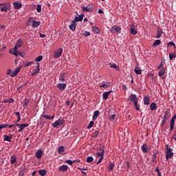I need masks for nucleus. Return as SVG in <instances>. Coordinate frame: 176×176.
Instances as JSON below:
<instances>
[{"mask_svg": "<svg viewBox=\"0 0 176 176\" xmlns=\"http://www.w3.org/2000/svg\"><path fill=\"white\" fill-rule=\"evenodd\" d=\"M23 175H24V172L20 171L19 172V176H23Z\"/></svg>", "mask_w": 176, "mask_h": 176, "instance_id": "obj_64", "label": "nucleus"}, {"mask_svg": "<svg viewBox=\"0 0 176 176\" xmlns=\"http://www.w3.org/2000/svg\"><path fill=\"white\" fill-rule=\"evenodd\" d=\"M115 118H116V115L112 114L109 117V120H111V122H113V120H115Z\"/></svg>", "mask_w": 176, "mask_h": 176, "instance_id": "obj_42", "label": "nucleus"}, {"mask_svg": "<svg viewBox=\"0 0 176 176\" xmlns=\"http://www.w3.org/2000/svg\"><path fill=\"white\" fill-rule=\"evenodd\" d=\"M165 149H166V151H165V153H166V160L167 162H168V160L171 159V157H173L174 156V153H173V148H170L168 146V144L166 145Z\"/></svg>", "mask_w": 176, "mask_h": 176, "instance_id": "obj_2", "label": "nucleus"}, {"mask_svg": "<svg viewBox=\"0 0 176 176\" xmlns=\"http://www.w3.org/2000/svg\"><path fill=\"white\" fill-rule=\"evenodd\" d=\"M131 101L133 102L134 105H137L138 104V98H137V95L131 94L130 96Z\"/></svg>", "mask_w": 176, "mask_h": 176, "instance_id": "obj_6", "label": "nucleus"}, {"mask_svg": "<svg viewBox=\"0 0 176 176\" xmlns=\"http://www.w3.org/2000/svg\"><path fill=\"white\" fill-rule=\"evenodd\" d=\"M40 37H41V38H45V37H46V35L40 33Z\"/></svg>", "mask_w": 176, "mask_h": 176, "instance_id": "obj_63", "label": "nucleus"}, {"mask_svg": "<svg viewBox=\"0 0 176 176\" xmlns=\"http://www.w3.org/2000/svg\"><path fill=\"white\" fill-rule=\"evenodd\" d=\"M19 56H21V57H24V53L17 50V56L16 57H19Z\"/></svg>", "mask_w": 176, "mask_h": 176, "instance_id": "obj_48", "label": "nucleus"}, {"mask_svg": "<svg viewBox=\"0 0 176 176\" xmlns=\"http://www.w3.org/2000/svg\"><path fill=\"white\" fill-rule=\"evenodd\" d=\"M92 28H93L94 32H96V34H100V29H98V28L93 27Z\"/></svg>", "mask_w": 176, "mask_h": 176, "instance_id": "obj_44", "label": "nucleus"}, {"mask_svg": "<svg viewBox=\"0 0 176 176\" xmlns=\"http://www.w3.org/2000/svg\"><path fill=\"white\" fill-rule=\"evenodd\" d=\"M13 6L14 9H21V7L23 6V4L21 3V1H17L13 3Z\"/></svg>", "mask_w": 176, "mask_h": 176, "instance_id": "obj_9", "label": "nucleus"}, {"mask_svg": "<svg viewBox=\"0 0 176 176\" xmlns=\"http://www.w3.org/2000/svg\"><path fill=\"white\" fill-rule=\"evenodd\" d=\"M0 9L1 12H8V9L9 8V4L8 3H1L0 4Z\"/></svg>", "mask_w": 176, "mask_h": 176, "instance_id": "obj_7", "label": "nucleus"}, {"mask_svg": "<svg viewBox=\"0 0 176 176\" xmlns=\"http://www.w3.org/2000/svg\"><path fill=\"white\" fill-rule=\"evenodd\" d=\"M3 141H8V142H12V135H4Z\"/></svg>", "mask_w": 176, "mask_h": 176, "instance_id": "obj_23", "label": "nucleus"}, {"mask_svg": "<svg viewBox=\"0 0 176 176\" xmlns=\"http://www.w3.org/2000/svg\"><path fill=\"white\" fill-rule=\"evenodd\" d=\"M59 80L60 82H65V73L62 74L60 76H59Z\"/></svg>", "mask_w": 176, "mask_h": 176, "instance_id": "obj_27", "label": "nucleus"}, {"mask_svg": "<svg viewBox=\"0 0 176 176\" xmlns=\"http://www.w3.org/2000/svg\"><path fill=\"white\" fill-rule=\"evenodd\" d=\"M69 29L72 30V31H75L76 30V21H72V24L69 25Z\"/></svg>", "mask_w": 176, "mask_h": 176, "instance_id": "obj_13", "label": "nucleus"}, {"mask_svg": "<svg viewBox=\"0 0 176 176\" xmlns=\"http://www.w3.org/2000/svg\"><path fill=\"white\" fill-rule=\"evenodd\" d=\"M29 21H30V23H32V24H33L35 21H34V18L30 17L29 18Z\"/></svg>", "mask_w": 176, "mask_h": 176, "instance_id": "obj_58", "label": "nucleus"}, {"mask_svg": "<svg viewBox=\"0 0 176 176\" xmlns=\"http://www.w3.org/2000/svg\"><path fill=\"white\" fill-rule=\"evenodd\" d=\"M20 69H21V67H16L11 74L10 76L13 78L14 76H16L19 72H20Z\"/></svg>", "mask_w": 176, "mask_h": 176, "instance_id": "obj_11", "label": "nucleus"}, {"mask_svg": "<svg viewBox=\"0 0 176 176\" xmlns=\"http://www.w3.org/2000/svg\"><path fill=\"white\" fill-rule=\"evenodd\" d=\"M93 160H94V158H93V157H88L87 158V163H91Z\"/></svg>", "mask_w": 176, "mask_h": 176, "instance_id": "obj_41", "label": "nucleus"}, {"mask_svg": "<svg viewBox=\"0 0 176 176\" xmlns=\"http://www.w3.org/2000/svg\"><path fill=\"white\" fill-rule=\"evenodd\" d=\"M130 32L132 35H137L138 31L137 30V25L131 23L130 25Z\"/></svg>", "mask_w": 176, "mask_h": 176, "instance_id": "obj_4", "label": "nucleus"}, {"mask_svg": "<svg viewBox=\"0 0 176 176\" xmlns=\"http://www.w3.org/2000/svg\"><path fill=\"white\" fill-rule=\"evenodd\" d=\"M39 71H40L39 65H38L37 68L34 70V72L36 74H39Z\"/></svg>", "mask_w": 176, "mask_h": 176, "instance_id": "obj_50", "label": "nucleus"}, {"mask_svg": "<svg viewBox=\"0 0 176 176\" xmlns=\"http://www.w3.org/2000/svg\"><path fill=\"white\" fill-rule=\"evenodd\" d=\"M94 126V121H91L89 124L87 126V129H91Z\"/></svg>", "mask_w": 176, "mask_h": 176, "instance_id": "obj_43", "label": "nucleus"}, {"mask_svg": "<svg viewBox=\"0 0 176 176\" xmlns=\"http://www.w3.org/2000/svg\"><path fill=\"white\" fill-rule=\"evenodd\" d=\"M94 116H96V118H98V116H100V111H94Z\"/></svg>", "mask_w": 176, "mask_h": 176, "instance_id": "obj_49", "label": "nucleus"}, {"mask_svg": "<svg viewBox=\"0 0 176 176\" xmlns=\"http://www.w3.org/2000/svg\"><path fill=\"white\" fill-rule=\"evenodd\" d=\"M83 17H85V14H81L80 15H78V16L75 17V21H82Z\"/></svg>", "mask_w": 176, "mask_h": 176, "instance_id": "obj_18", "label": "nucleus"}, {"mask_svg": "<svg viewBox=\"0 0 176 176\" xmlns=\"http://www.w3.org/2000/svg\"><path fill=\"white\" fill-rule=\"evenodd\" d=\"M80 171H87V168H78Z\"/></svg>", "mask_w": 176, "mask_h": 176, "instance_id": "obj_54", "label": "nucleus"}, {"mask_svg": "<svg viewBox=\"0 0 176 176\" xmlns=\"http://www.w3.org/2000/svg\"><path fill=\"white\" fill-rule=\"evenodd\" d=\"M65 149V147H64L63 146H59L58 149V153H59V155H64Z\"/></svg>", "mask_w": 176, "mask_h": 176, "instance_id": "obj_17", "label": "nucleus"}, {"mask_svg": "<svg viewBox=\"0 0 176 176\" xmlns=\"http://www.w3.org/2000/svg\"><path fill=\"white\" fill-rule=\"evenodd\" d=\"M36 10H37L38 13H41V12H42V6L38 5Z\"/></svg>", "mask_w": 176, "mask_h": 176, "instance_id": "obj_45", "label": "nucleus"}, {"mask_svg": "<svg viewBox=\"0 0 176 176\" xmlns=\"http://www.w3.org/2000/svg\"><path fill=\"white\" fill-rule=\"evenodd\" d=\"M149 101H151V98H149V96H144V105H149Z\"/></svg>", "mask_w": 176, "mask_h": 176, "instance_id": "obj_16", "label": "nucleus"}, {"mask_svg": "<svg viewBox=\"0 0 176 176\" xmlns=\"http://www.w3.org/2000/svg\"><path fill=\"white\" fill-rule=\"evenodd\" d=\"M102 160H104V157H100V160L97 162L96 164H100Z\"/></svg>", "mask_w": 176, "mask_h": 176, "instance_id": "obj_56", "label": "nucleus"}, {"mask_svg": "<svg viewBox=\"0 0 176 176\" xmlns=\"http://www.w3.org/2000/svg\"><path fill=\"white\" fill-rule=\"evenodd\" d=\"M15 115H16L17 118H21V116L20 115V112H19V111L16 112Z\"/></svg>", "mask_w": 176, "mask_h": 176, "instance_id": "obj_60", "label": "nucleus"}, {"mask_svg": "<svg viewBox=\"0 0 176 176\" xmlns=\"http://www.w3.org/2000/svg\"><path fill=\"white\" fill-rule=\"evenodd\" d=\"M16 160V155H12V156L11 157V160H10L11 164H14Z\"/></svg>", "mask_w": 176, "mask_h": 176, "instance_id": "obj_35", "label": "nucleus"}, {"mask_svg": "<svg viewBox=\"0 0 176 176\" xmlns=\"http://www.w3.org/2000/svg\"><path fill=\"white\" fill-rule=\"evenodd\" d=\"M111 32L117 33L120 32V28L116 26L111 28Z\"/></svg>", "mask_w": 176, "mask_h": 176, "instance_id": "obj_21", "label": "nucleus"}, {"mask_svg": "<svg viewBox=\"0 0 176 176\" xmlns=\"http://www.w3.org/2000/svg\"><path fill=\"white\" fill-rule=\"evenodd\" d=\"M8 126H9V124H0V130H1V129H5V128L8 127Z\"/></svg>", "mask_w": 176, "mask_h": 176, "instance_id": "obj_46", "label": "nucleus"}, {"mask_svg": "<svg viewBox=\"0 0 176 176\" xmlns=\"http://www.w3.org/2000/svg\"><path fill=\"white\" fill-rule=\"evenodd\" d=\"M166 120H163L161 124V126H164V124H166Z\"/></svg>", "mask_w": 176, "mask_h": 176, "instance_id": "obj_62", "label": "nucleus"}, {"mask_svg": "<svg viewBox=\"0 0 176 176\" xmlns=\"http://www.w3.org/2000/svg\"><path fill=\"white\" fill-rule=\"evenodd\" d=\"M162 35H163V31H162V28H158L157 31L156 38L159 39V38H160V36H162Z\"/></svg>", "mask_w": 176, "mask_h": 176, "instance_id": "obj_14", "label": "nucleus"}, {"mask_svg": "<svg viewBox=\"0 0 176 176\" xmlns=\"http://www.w3.org/2000/svg\"><path fill=\"white\" fill-rule=\"evenodd\" d=\"M30 101H31L30 99L25 98L24 100V104H23V108H26L27 105H28V104H30Z\"/></svg>", "mask_w": 176, "mask_h": 176, "instance_id": "obj_29", "label": "nucleus"}, {"mask_svg": "<svg viewBox=\"0 0 176 176\" xmlns=\"http://www.w3.org/2000/svg\"><path fill=\"white\" fill-rule=\"evenodd\" d=\"M150 109H151V111H156V109H157L156 103H155V102L151 103L150 105Z\"/></svg>", "mask_w": 176, "mask_h": 176, "instance_id": "obj_22", "label": "nucleus"}, {"mask_svg": "<svg viewBox=\"0 0 176 176\" xmlns=\"http://www.w3.org/2000/svg\"><path fill=\"white\" fill-rule=\"evenodd\" d=\"M21 45H23V41H21V39H19L14 47L9 50V53H10V54H13V56H17V50H19L17 49H19Z\"/></svg>", "mask_w": 176, "mask_h": 176, "instance_id": "obj_1", "label": "nucleus"}, {"mask_svg": "<svg viewBox=\"0 0 176 176\" xmlns=\"http://www.w3.org/2000/svg\"><path fill=\"white\" fill-rule=\"evenodd\" d=\"M109 65H110V67L111 68H113L114 69H116V71H119L120 68L118 66L117 64H111L109 63Z\"/></svg>", "mask_w": 176, "mask_h": 176, "instance_id": "obj_28", "label": "nucleus"}, {"mask_svg": "<svg viewBox=\"0 0 176 176\" xmlns=\"http://www.w3.org/2000/svg\"><path fill=\"white\" fill-rule=\"evenodd\" d=\"M42 155H43V151L42 149H38L37 152L36 153V159H41L42 158Z\"/></svg>", "mask_w": 176, "mask_h": 176, "instance_id": "obj_12", "label": "nucleus"}, {"mask_svg": "<svg viewBox=\"0 0 176 176\" xmlns=\"http://www.w3.org/2000/svg\"><path fill=\"white\" fill-rule=\"evenodd\" d=\"M134 71L135 73L137 74V75H141V72H142L141 69H140V67H135Z\"/></svg>", "mask_w": 176, "mask_h": 176, "instance_id": "obj_31", "label": "nucleus"}, {"mask_svg": "<svg viewBox=\"0 0 176 176\" xmlns=\"http://www.w3.org/2000/svg\"><path fill=\"white\" fill-rule=\"evenodd\" d=\"M64 123H65V120L60 119V120H58L56 121H55L54 123L52 124V126H53L54 127L58 129L59 126H63V124H64Z\"/></svg>", "mask_w": 176, "mask_h": 176, "instance_id": "obj_3", "label": "nucleus"}, {"mask_svg": "<svg viewBox=\"0 0 176 176\" xmlns=\"http://www.w3.org/2000/svg\"><path fill=\"white\" fill-rule=\"evenodd\" d=\"M175 57H176V54H174V53H170V54H169V58H170V60H173V58H175Z\"/></svg>", "mask_w": 176, "mask_h": 176, "instance_id": "obj_40", "label": "nucleus"}, {"mask_svg": "<svg viewBox=\"0 0 176 176\" xmlns=\"http://www.w3.org/2000/svg\"><path fill=\"white\" fill-rule=\"evenodd\" d=\"M168 46H174L175 49V43H174V42L170 41L168 43Z\"/></svg>", "mask_w": 176, "mask_h": 176, "instance_id": "obj_51", "label": "nucleus"}, {"mask_svg": "<svg viewBox=\"0 0 176 176\" xmlns=\"http://www.w3.org/2000/svg\"><path fill=\"white\" fill-rule=\"evenodd\" d=\"M164 74H166V69H164V67H162L158 72V75L159 76L162 77L163 76V75H164Z\"/></svg>", "mask_w": 176, "mask_h": 176, "instance_id": "obj_24", "label": "nucleus"}, {"mask_svg": "<svg viewBox=\"0 0 176 176\" xmlns=\"http://www.w3.org/2000/svg\"><path fill=\"white\" fill-rule=\"evenodd\" d=\"M42 58H43V56H42L41 55L38 56L37 58H36L35 61L39 62V61H42Z\"/></svg>", "mask_w": 176, "mask_h": 176, "instance_id": "obj_47", "label": "nucleus"}, {"mask_svg": "<svg viewBox=\"0 0 176 176\" xmlns=\"http://www.w3.org/2000/svg\"><path fill=\"white\" fill-rule=\"evenodd\" d=\"M167 119H168V111H166L165 113H164V120H167Z\"/></svg>", "mask_w": 176, "mask_h": 176, "instance_id": "obj_39", "label": "nucleus"}, {"mask_svg": "<svg viewBox=\"0 0 176 176\" xmlns=\"http://www.w3.org/2000/svg\"><path fill=\"white\" fill-rule=\"evenodd\" d=\"M160 43H162V41L160 40H156L153 44V46L154 47H156V46H159V45H160Z\"/></svg>", "mask_w": 176, "mask_h": 176, "instance_id": "obj_33", "label": "nucleus"}, {"mask_svg": "<svg viewBox=\"0 0 176 176\" xmlns=\"http://www.w3.org/2000/svg\"><path fill=\"white\" fill-rule=\"evenodd\" d=\"M25 127H28V124H22L19 129V133H21L25 129Z\"/></svg>", "mask_w": 176, "mask_h": 176, "instance_id": "obj_19", "label": "nucleus"}, {"mask_svg": "<svg viewBox=\"0 0 176 176\" xmlns=\"http://www.w3.org/2000/svg\"><path fill=\"white\" fill-rule=\"evenodd\" d=\"M155 171H156V173H157V175L161 174L160 170H159V167H156Z\"/></svg>", "mask_w": 176, "mask_h": 176, "instance_id": "obj_59", "label": "nucleus"}, {"mask_svg": "<svg viewBox=\"0 0 176 176\" xmlns=\"http://www.w3.org/2000/svg\"><path fill=\"white\" fill-rule=\"evenodd\" d=\"M66 163H67V164H69L70 166H72L74 163H76V161H72L71 160H68L66 161Z\"/></svg>", "mask_w": 176, "mask_h": 176, "instance_id": "obj_36", "label": "nucleus"}, {"mask_svg": "<svg viewBox=\"0 0 176 176\" xmlns=\"http://www.w3.org/2000/svg\"><path fill=\"white\" fill-rule=\"evenodd\" d=\"M61 54H63V49L59 48L54 54V58H59V57H61Z\"/></svg>", "mask_w": 176, "mask_h": 176, "instance_id": "obj_10", "label": "nucleus"}, {"mask_svg": "<svg viewBox=\"0 0 176 176\" xmlns=\"http://www.w3.org/2000/svg\"><path fill=\"white\" fill-rule=\"evenodd\" d=\"M98 134H100V132L98 131H96L92 135L93 138H97Z\"/></svg>", "mask_w": 176, "mask_h": 176, "instance_id": "obj_38", "label": "nucleus"}, {"mask_svg": "<svg viewBox=\"0 0 176 176\" xmlns=\"http://www.w3.org/2000/svg\"><path fill=\"white\" fill-rule=\"evenodd\" d=\"M41 25V21H34L33 23L32 24V27L33 28H36V27H39Z\"/></svg>", "mask_w": 176, "mask_h": 176, "instance_id": "obj_25", "label": "nucleus"}, {"mask_svg": "<svg viewBox=\"0 0 176 176\" xmlns=\"http://www.w3.org/2000/svg\"><path fill=\"white\" fill-rule=\"evenodd\" d=\"M111 93H112V91H109L103 93V94H102L103 100H107L108 97H109V95L111 94Z\"/></svg>", "mask_w": 176, "mask_h": 176, "instance_id": "obj_15", "label": "nucleus"}, {"mask_svg": "<svg viewBox=\"0 0 176 176\" xmlns=\"http://www.w3.org/2000/svg\"><path fill=\"white\" fill-rule=\"evenodd\" d=\"M109 86H110L109 82H104V83L102 84L101 85H100V87H103V89H107V88L109 87Z\"/></svg>", "mask_w": 176, "mask_h": 176, "instance_id": "obj_30", "label": "nucleus"}, {"mask_svg": "<svg viewBox=\"0 0 176 176\" xmlns=\"http://www.w3.org/2000/svg\"><path fill=\"white\" fill-rule=\"evenodd\" d=\"M68 170V166L67 165H63L60 167H59V171H67Z\"/></svg>", "mask_w": 176, "mask_h": 176, "instance_id": "obj_20", "label": "nucleus"}, {"mask_svg": "<svg viewBox=\"0 0 176 176\" xmlns=\"http://www.w3.org/2000/svg\"><path fill=\"white\" fill-rule=\"evenodd\" d=\"M10 74H12V69H9L7 71V75H10Z\"/></svg>", "mask_w": 176, "mask_h": 176, "instance_id": "obj_61", "label": "nucleus"}, {"mask_svg": "<svg viewBox=\"0 0 176 176\" xmlns=\"http://www.w3.org/2000/svg\"><path fill=\"white\" fill-rule=\"evenodd\" d=\"M14 100L13 98L8 99V100H6V102H9V104H12V102H14Z\"/></svg>", "mask_w": 176, "mask_h": 176, "instance_id": "obj_52", "label": "nucleus"}, {"mask_svg": "<svg viewBox=\"0 0 176 176\" xmlns=\"http://www.w3.org/2000/svg\"><path fill=\"white\" fill-rule=\"evenodd\" d=\"M38 174L39 175H41V176H45L46 175V170H38Z\"/></svg>", "mask_w": 176, "mask_h": 176, "instance_id": "obj_34", "label": "nucleus"}, {"mask_svg": "<svg viewBox=\"0 0 176 176\" xmlns=\"http://www.w3.org/2000/svg\"><path fill=\"white\" fill-rule=\"evenodd\" d=\"M82 10H84V12H91V8L89 7V6H83Z\"/></svg>", "mask_w": 176, "mask_h": 176, "instance_id": "obj_32", "label": "nucleus"}, {"mask_svg": "<svg viewBox=\"0 0 176 176\" xmlns=\"http://www.w3.org/2000/svg\"><path fill=\"white\" fill-rule=\"evenodd\" d=\"M142 152H144V153H146V152H148V145H146V144H144L142 146Z\"/></svg>", "mask_w": 176, "mask_h": 176, "instance_id": "obj_26", "label": "nucleus"}, {"mask_svg": "<svg viewBox=\"0 0 176 176\" xmlns=\"http://www.w3.org/2000/svg\"><path fill=\"white\" fill-rule=\"evenodd\" d=\"M43 118H45V119H47V120H50V116L45 115L43 116Z\"/></svg>", "mask_w": 176, "mask_h": 176, "instance_id": "obj_55", "label": "nucleus"}, {"mask_svg": "<svg viewBox=\"0 0 176 176\" xmlns=\"http://www.w3.org/2000/svg\"><path fill=\"white\" fill-rule=\"evenodd\" d=\"M115 167V164L113 163H110V165L109 166V171H112L113 170V168Z\"/></svg>", "mask_w": 176, "mask_h": 176, "instance_id": "obj_37", "label": "nucleus"}, {"mask_svg": "<svg viewBox=\"0 0 176 176\" xmlns=\"http://www.w3.org/2000/svg\"><path fill=\"white\" fill-rule=\"evenodd\" d=\"M83 35H85V36H90V32L85 31Z\"/></svg>", "mask_w": 176, "mask_h": 176, "instance_id": "obj_53", "label": "nucleus"}, {"mask_svg": "<svg viewBox=\"0 0 176 176\" xmlns=\"http://www.w3.org/2000/svg\"><path fill=\"white\" fill-rule=\"evenodd\" d=\"M56 87H58V89H59V90H60V91H64V90H65V89L67 88V84L58 83Z\"/></svg>", "mask_w": 176, "mask_h": 176, "instance_id": "obj_8", "label": "nucleus"}, {"mask_svg": "<svg viewBox=\"0 0 176 176\" xmlns=\"http://www.w3.org/2000/svg\"><path fill=\"white\" fill-rule=\"evenodd\" d=\"M32 64H34V62H29L25 64V67H28L30 65H32Z\"/></svg>", "mask_w": 176, "mask_h": 176, "instance_id": "obj_57", "label": "nucleus"}, {"mask_svg": "<svg viewBox=\"0 0 176 176\" xmlns=\"http://www.w3.org/2000/svg\"><path fill=\"white\" fill-rule=\"evenodd\" d=\"M98 151L99 152L96 153L97 156H98V157H104V155H105V150L104 146L100 147Z\"/></svg>", "mask_w": 176, "mask_h": 176, "instance_id": "obj_5", "label": "nucleus"}]
</instances>
